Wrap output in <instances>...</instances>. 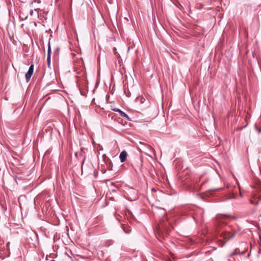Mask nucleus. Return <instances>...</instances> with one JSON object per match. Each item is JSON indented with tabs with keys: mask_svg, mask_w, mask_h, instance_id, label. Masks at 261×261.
I'll list each match as a JSON object with an SVG mask.
<instances>
[{
	"mask_svg": "<svg viewBox=\"0 0 261 261\" xmlns=\"http://www.w3.org/2000/svg\"><path fill=\"white\" fill-rule=\"evenodd\" d=\"M156 230L160 235L163 234V235L164 236V233L166 235L168 232L167 224H164V223L163 222H161L160 224L158 225Z\"/></svg>",
	"mask_w": 261,
	"mask_h": 261,
	"instance_id": "obj_1",
	"label": "nucleus"
},
{
	"mask_svg": "<svg viewBox=\"0 0 261 261\" xmlns=\"http://www.w3.org/2000/svg\"><path fill=\"white\" fill-rule=\"evenodd\" d=\"M230 218H233L234 219H236V217L232 216L230 215H222L217 216V220L218 222H219V223H223L226 224H227V222H226L225 221L227 219Z\"/></svg>",
	"mask_w": 261,
	"mask_h": 261,
	"instance_id": "obj_2",
	"label": "nucleus"
},
{
	"mask_svg": "<svg viewBox=\"0 0 261 261\" xmlns=\"http://www.w3.org/2000/svg\"><path fill=\"white\" fill-rule=\"evenodd\" d=\"M236 233V231H234L233 232H227L224 231L222 233V236L227 240H228L232 238H233Z\"/></svg>",
	"mask_w": 261,
	"mask_h": 261,
	"instance_id": "obj_3",
	"label": "nucleus"
},
{
	"mask_svg": "<svg viewBox=\"0 0 261 261\" xmlns=\"http://www.w3.org/2000/svg\"><path fill=\"white\" fill-rule=\"evenodd\" d=\"M33 72H34V65L32 64L30 66V67L29 69V70L28 71V72H27V73L25 74V75L27 82H29L30 80V79L33 74Z\"/></svg>",
	"mask_w": 261,
	"mask_h": 261,
	"instance_id": "obj_4",
	"label": "nucleus"
},
{
	"mask_svg": "<svg viewBox=\"0 0 261 261\" xmlns=\"http://www.w3.org/2000/svg\"><path fill=\"white\" fill-rule=\"evenodd\" d=\"M127 156V152L125 151H122L119 155V159L121 163L125 161Z\"/></svg>",
	"mask_w": 261,
	"mask_h": 261,
	"instance_id": "obj_5",
	"label": "nucleus"
},
{
	"mask_svg": "<svg viewBox=\"0 0 261 261\" xmlns=\"http://www.w3.org/2000/svg\"><path fill=\"white\" fill-rule=\"evenodd\" d=\"M113 110L115 112H118L120 114L121 116H122L123 117H125V118H127V119H129L128 116L127 114H126L124 112L122 111L121 110L117 109V108H115V109H113Z\"/></svg>",
	"mask_w": 261,
	"mask_h": 261,
	"instance_id": "obj_6",
	"label": "nucleus"
},
{
	"mask_svg": "<svg viewBox=\"0 0 261 261\" xmlns=\"http://www.w3.org/2000/svg\"><path fill=\"white\" fill-rule=\"evenodd\" d=\"M257 198H258V200H257L256 201L251 200H250L251 203L253 204L254 205H257L259 202V199H261V195H259L258 197H257Z\"/></svg>",
	"mask_w": 261,
	"mask_h": 261,
	"instance_id": "obj_7",
	"label": "nucleus"
},
{
	"mask_svg": "<svg viewBox=\"0 0 261 261\" xmlns=\"http://www.w3.org/2000/svg\"><path fill=\"white\" fill-rule=\"evenodd\" d=\"M50 55L49 56H47V64H48V66H50Z\"/></svg>",
	"mask_w": 261,
	"mask_h": 261,
	"instance_id": "obj_8",
	"label": "nucleus"
},
{
	"mask_svg": "<svg viewBox=\"0 0 261 261\" xmlns=\"http://www.w3.org/2000/svg\"><path fill=\"white\" fill-rule=\"evenodd\" d=\"M49 55H50V56H51V48H50L49 43L48 45V50H47V56H49Z\"/></svg>",
	"mask_w": 261,
	"mask_h": 261,
	"instance_id": "obj_9",
	"label": "nucleus"
},
{
	"mask_svg": "<svg viewBox=\"0 0 261 261\" xmlns=\"http://www.w3.org/2000/svg\"><path fill=\"white\" fill-rule=\"evenodd\" d=\"M145 99L143 97H142L140 99L141 103H143L145 102Z\"/></svg>",
	"mask_w": 261,
	"mask_h": 261,
	"instance_id": "obj_10",
	"label": "nucleus"
},
{
	"mask_svg": "<svg viewBox=\"0 0 261 261\" xmlns=\"http://www.w3.org/2000/svg\"><path fill=\"white\" fill-rule=\"evenodd\" d=\"M30 14L31 15V16H32L33 14V10H31L30 12Z\"/></svg>",
	"mask_w": 261,
	"mask_h": 261,
	"instance_id": "obj_11",
	"label": "nucleus"
},
{
	"mask_svg": "<svg viewBox=\"0 0 261 261\" xmlns=\"http://www.w3.org/2000/svg\"><path fill=\"white\" fill-rule=\"evenodd\" d=\"M110 199L111 200H113L114 198L113 197H111Z\"/></svg>",
	"mask_w": 261,
	"mask_h": 261,
	"instance_id": "obj_12",
	"label": "nucleus"
},
{
	"mask_svg": "<svg viewBox=\"0 0 261 261\" xmlns=\"http://www.w3.org/2000/svg\"><path fill=\"white\" fill-rule=\"evenodd\" d=\"M236 254V253L233 252V253H232L231 254V255H235Z\"/></svg>",
	"mask_w": 261,
	"mask_h": 261,
	"instance_id": "obj_13",
	"label": "nucleus"
},
{
	"mask_svg": "<svg viewBox=\"0 0 261 261\" xmlns=\"http://www.w3.org/2000/svg\"><path fill=\"white\" fill-rule=\"evenodd\" d=\"M116 50V47H114V50Z\"/></svg>",
	"mask_w": 261,
	"mask_h": 261,
	"instance_id": "obj_14",
	"label": "nucleus"
},
{
	"mask_svg": "<svg viewBox=\"0 0 261 261\" xmlns=\"http://www.w3.org/2000/svg\"><path fill=\"white\" fill-rule=\"evenodd\" d=\"M116 50V47H114V50Z\"/></svg>",
	"mask_w": 261,
	"mask_h": 261,
	"instance_id": "obj_15",
	"label": "nucleus"
}]
</instances>
